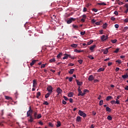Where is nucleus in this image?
<instances>
[{
    "label": "nucleus",
    "instance_id": "obj_51",
    "mask_svg": "<svg viewBox=\"0 0 128 128\" xmlns=\"http://www.w3.org/2000/svg\"><path fill=\"white\" fill-rule=\"evenodd\" d=\"M96 22V20H94V19H92V24H94V22Z\"/></svg>",
    "mask_w": 128,
    "mask_h": 128
},
{
    "label": "nucleus",
    "instance_id": "obj_6",
    "mask_svg": "<svg viewBox=\"0 0 128 128\" xmlns=\"http://www.w3.org/2000/svg\"><path fill=\"white\" fill-rule=\"evenodd\" d=\"M52 90L53 88L52 86H49L47 88V90L50 94H52Z\"/></svg>",
    "mask_w": 128,
    "mask_h": 128
},
{
    "label": "nucleus",
    "instance_id": "obj_3",
    "mask_svg": "<svg viewBox=\"0 0 128 128\" xmlns=\"http://www.w3.org/2000/svg\"><path fill=\"white\" fill-rule=\"evenodd\" d=\"M32 107H29V110L27 112V116H32Z\"/></svg>",
    "mask_w": 128,
    "mask_h": 128
},
{
    "label": "nucleus",
    "instance_id": "obj_46",
    "mask_svg": "<svg viewBox=\"0 0 128 128\" xmlns=\"http://www.w3.org/2000/svg\"><path fill=\"white\" fill-rule=\"evenodd\" d=\"M62 53H60V54H58V56H57V58H60V56H62Z\"/></svg>",
    "mask_w": 128,
    "mask_h": 128
},
{
    "label": "nucleus",
    "instance_id": "obj_37",
    "mask_svg": "<svg viewBox=\"0 0 128 128\" xmlns=\"http://www.w3.org/2000/svg\"><path fill=\"white\" fill-rule=\"evenodd\" d=\"M42 118V114H40L37 116V117L36 118H38V120H39V118Z\"/></svg>",
    "mask_w": 128,
    "mask_h": 128
},
{
    "label": "nucleus",
    "instance_id": "obj_64",
    "mask_svg": "<svg viewBox=\"0 0 128 128\" xmlns=\"http://www.w3.org/2000/svg\"><path fill=\"white\" fill-rule=\"evenodd\" d=\"M128 8L124 11V14H128Z\"/></svg>",
    "mask_w": 128,
    "mask_h": 128
},
{
    "label": "nucleus",
    "instance_id": "obj_49",
    "mask_svg": "<svg viewBox=\"0 0 128 128\" xmlns=\"http://www.w3.org/2000/svg\"><path fill=\"white\" fill-rule=\"evenodd\" d=\"M44 104H46V106H48V102L46 101L44 102Z\"/></svg>",
    "mask_w": 128,
    "mask_h": 128
},
{
    "label": "nucleus",
    "instance_id": "obj_44",
    "mask_svg": "<svg viewBox=\"0 0 128 128\" xmlns=\"http://www.w3.org/2000/svg\"><path fill=\"white\" fill-rule=\"evenodd\" d=\"M116 62H118V64H120L122 63V60H116Z\"/></svg>",
    "mask_w": 128,
    "mask_h": 128
},
{
    "label": "nucleus",
    "instance_id": "obj_19",
    "mask_svg": "<svg viewBox=\"0 0 128 128\" xmlns=\"http://www.w3.org/2000/svg\"><path fill=\"white\" fill-rule=\"evenodd\" d=\"M74 69H70L68 72V73L70 74H74Z\"/></svg>",
    "mask_w": 128,
    "mask_h": 128
},
{
    "label": "nucleus",
    "instance_id": "obj_48",
    "mask_svg": "<svg viewBox=\"0 0 128 128\" xmlns=\"http://www.w3.org/2000/svg\"><path fill=\"white\" fill-rule=\"evenodd\" d=\"M78 62H79V64H82V60H78Z\"/></svg>",
    "mask_w": 128,
    "mask_h": 128
},
{
    "label": "nucleus",
    "instance_id": "obj_34",
    "mask_svg": "<svg viewBox=\"0 0 128 128\" xmlns=\"http://www.w3.org/2000/svg\"><path fill=\"white\" fill-rule=\"evenodd\" d=\"M74 52H78V53H80V52H84V50H74Z\"/></svg>",
    "mask_w": 128,
    "mask_h": 128
},
{
    "label": "nucleus",
    "instance_id": "obj_50",
    "mask_svg": "<svg viewBox=\"0 0 128 128\" xmlns=\"http://www.w3.org/2000/svg\"><path fill=\"white\" fill-rule=\"evenodd\" d=\"M72 26L74 28H78V26L74 24H72Z\"/></svg>",
    "mask_w": 128,
    "mask_h": 128
},
{
    "label": "nucleus",
    "instance_id": "obj_52",
    "mask_svg": "<svg viewBox=\"0 0 128 128\" xmlns=\"http://www.w3.org/2000/svg\"><path fill=\"white\" fill-rule=\"evenodd\" d=\"M86 10H88V9L86 8H84L83 9V12H86Z\"/></svg>",
    "mask_w": 128,
    "mask_h": 128
},
{
    "label": "nucleus",
    "instance_id": "obj_33",
    "mask_svg": "<svg viewBox=\"0 0 128 128\" xmlns=\"http://www.w3.org/2000/svg\"><path fill=\"white\" fill-rule=\"evenodd\" d=\"M72 48H76L78 46V44H71Z\"/></svg>",
    "mask_w": 128,
    "mask_h": 128
},
{
    "label": "nucleus",
    "instance_id": "obj_2",
    "mask_svg": "<svg viewBox=\"0 0 128 128\" xmlns=\"http://www.w3.org/2000/svg\"><path fill=\"white\" fill-rule=\"evenodd\" d=\"M78 114L80 116H82L83 118H86V113L82 111L81 110H80L78 112Z\"/></svg>",
    "mask_w": 128,
    "mask_h": 128
},
{
    "label": "nucleus",
    "instance_id": "obj_7",
    "mask_svg": "<svg viewBox=\"0 0 128 128\" xmlns=\"http://www.w3.org/2000/svg\"><path fill=\"white\" fill-rule=\"evenodd\" d=\"M112 47L106 48L105 50H103V54H108V50L110 48Z\"/></svg>",
    "mask_w": 128,
    "mask_h": 128
},
{
    "label": "nucleus",
    "instance_id": "obj_26",
    "mask_svg": "<svg viewBox=\"0 0 128 128\" xmlns=\"http://www.w3.org/2000/svg\"><path fill=\"white\" fill-rule=\"evenodd\" d=\"M50 94H51V93H50V92L47 93V94H46V96H45L46 98H48V97L50 96Z\"/></svg>",
    "mask_w": 128,
    "mask_h": 128
},
{
    "label": "nucleus",
    "instance_id": "obj_9",
    "mask_svg": "<svg viewBox=\"0 0 128 128\" xmlns=\"http://www.w3.org/2000/svg\"><path fill=\"white\" fill-rule=\"evenodd\" d=\"M64 56L62 58V60H68V58H70V54H65Z\"/></svg>",
    "mask_w": 128,
    "mask_h": 128
},
{
    "label": "nucleus",
    "instance_id": "obj_47",
    "mask_svg": "<svg viewBox=\"0 0 128 128\" xmlns=\"http://www.w3.org/2000/svg\"><path fill=\"white\" fill-rule=\"evenodd\" d=\"M116 104H120V100H116Z\"/></svg>",
    "mask_w": 128,
    "mask_h": 128
},
{
    "label": "nucleus",
    "instance_id": "obj_10",
    "mask_svg": "<svg viewBox=\"0 0 128 128\" xmlns=\"http://www.w3.org/2000/svg\"><path fill=\"white\" fill-rule=\"evenodd\" d=\"M96 44H94V45L91 46L90 48V50H91L92 52H94V48H96Z\"/></svg>",
    "mask_w": 128,
    "mask_h": 128
},
{
    "label": "nucleus",
    "instance_id": "obj_35",
    "mask_svg": "<svg viewBox=\"0 0 128 128\" xmlns=\"http://www.w3.org/2000/svg\"><path fill=\"white\" fill-rule=\"evenodd\" d=\"M50 62H56V59L54 58H53L50 60Z\"/></svg>",
    "mask_w": 128,
    "mask_h": 128
},
{
    "label": "nucleus",
    "instance_id": "obj_28",
    "mask_svg": "<svg viewBox=\"0 0 128 128\" xmlns=\"http://www.w3.org/2000/svg\"><path fill=\"white\" fill-rule=\"evenodd\" d=\"M28 122H34V118H32V116H30V119L28 120Z\"/></svg>",
    "mask_w": 128,
    "mask_h": 128
},
{
    "label": "nucleus",
    "instance_id": "obj_24",
    "mask_svg": "<svg viewBox=\"0 0 128 128\" xmlns=\"http://www.w3.org/2000/svg\"><path fill=\"white\" fill-rule=\"evenodd\" d=\"M93 42H94V40H91L87 43V46H90V45L92 44Z\"/></svg>",
    "mask_w": 128,
    "mask_h": 128
},
{
    "label": "nucleus",
    "instance_id": "obj_39",
    "mask_svg": "<svg viewBox=\"0 0 128 128\" xmlns=\"http://www.w3.org/2000/svg\"><path fill=\"white\" fill-rule=\"evenodd\" d=\"M80 34L81 36H84V34H86V31L81 32Z\"/></svg>",
    "mask_w": 128,
    "mask_h": 128
},
{
    "label": "nucleus",
    "instance_id": "obj_21",
    "mask_svg": "<svg viewBox=\"0 0 128 128\" xmlns=\"http://www.w3.org/2000/svg\"><path fill=\"white\" fill-rule=\"evenodd\" d=\"M98 6H106V4L105 2H102V3H98Z\"/></svg>",
    "mask_w": 128,
    "mask_h": 128
},
{
    "label": "nucleus",
    "instance_id": "obj_63",
    "mask_svg": "<svg viewBox=\"0 0 128 128\" xmlns=\"http://www.w3.org/2000/svg\"><path fill=\"white\" fill-rule=\"evenodd\" d=\"M125 90H128V86H126V87L124 88Z\"/></svg>",
    "mask_w": 128,
    "mask_h": 128
},
{
    "label": "nucleus",
    "instance_id": "obj_45",
    "mask_svg": "<svg viewBox=\"0 0 128 128\" xmlns=\"http://www.w3.org/2000/svg\"><path fill=\"white\" fill-rule=\"evenodd\" d=\"M33 84H38V83L36 82V80H33Z\"/></svg>",
    "mask_w": 128,
    "mask_h": 128
},
{
    "label": "nucleus",
    "instance_id": "obj_5",
    "mask_svg": "<svg viewBox=\"0 0 128 128\" xmlns=\"http://www.w3.org/2000/svg\"><path fill=\"white\" fill-rule=\"evenodd\" d=\"M56 92H58L57 96H60V94L62 93V89H60V88H58L56 89Z\"/></svg>",
    "mask_w": 128,
    "mask_h": 128
},
{
    "label": "nucleus",
    "instance_id": "obj_58",
    "mask_svg": "<svg viewBox=\"0 0 128 128\" xmlns=\"http://www.w3.org/2000/svg\"><path fill=\"white\" fill-rule=\"evenodd\" d=\"M114 14H115L116 16H118V11H115L114 12Z\"/></svg>",
    "mask_w": 128,
    "mask_h": 128
},
{
    "label": "nucleus",
    "instance_id": "obj_20",
    "mask_svg": "<svg viewBox=\"0 0 128 128\" xmlns=\"http://www.w3.org/2000/svg\"><path fill=\"white\" fill-rule=\"evenodd\" d=\"M104 68H101L98 70V72H104Z\"/></svg>",
    "mask_w": 128,
    "mask_h": 128
},
{
    "label": "nucleus",
    "instance_id": "obj_53",
    "mask_svg": "<svg viewBox=\"0 0 128 128\" xmlns=\"http://www.w3.org/2000/svg\"><path fill=\"white\" fill-rule=\"evenodd\" d=\"M68 66H74V64L72 63H70L68 64Z\"/></svg>",
    "mask_w": 128,
    "mask_h": 128
},
{
    "label": "nucleus",
    "instance_id": "obj_25",
    "mask_svg": "<svg viewBox=\"0 0 128 128\" xmlns=\"http://www.w3.org/2000/svg\"><path fill=\"white\" fill-rule=\"evenodd\" d=\"M40 92H38L36 93V98H40Z\"/></svg>",
    "mask_w": 128,
    "mask_h": 128
},
{
    "label": "nucleus",
    "instance_id": "obj_27",
    "mask_svg": "<svg viewBox=\"0 0 128 128\" xmlns=\"http://www.w3.org/2000/svg\"><path fill=\"white\" fill-rule=\"evenodd\" d=\"M107 120H112V116H108L107 117Z\"/></svg>",
    "mask_w": 128,
    "mask_h": 128
},
{
    "label": "nucleus",
    "instance_id": "obj_43",
    "mask_svg": "<svg viewBox=\"0 0 128 128\" xmlns=\"http://www.w3.org/2000/svg\"><path fill=\"white\" fill-rule=\"evenodd\" d=\"M120 50V49L118 48H117L115 51H114V52H115L116 54H118V51Z\"/></svg>",
    "mask_w": 128,
    "mask_h": 128
},
{
    "label": "nucleus",
    "instance_id": "obj_41",
    "mask_svg": "<svg viewBox=\"0 0 128 128\" xmlns=\"http://www.w3.org/2000/svg\"><path fill=\"white\" fill-rule=\"evenodd\" d=\"M46 64H42L41 65V68H46Z\"/></svg>",
    "mask_w": 128,
    "mask_h": 128
},
{
    "label": "nucleus",
    "instance_id": "obj_29",
    "mask_svg": "<svg viewBox=\"0 0 128 128\" xmlns=\"http://www.w3.org/2000/svg\"><path fill=\"white\" fill-rule=\"evenodd\" d=\"M60 124H61L60 122V121H58L57 122L56 127L60 128Z\"/></svg>",
    "mask_w": 128,
    "mask_h": 128
},
{
    "label": "nucleus",
    "instance_id": "obj_61",
    "mask_svg": "<svg viewBox=\"0 0 128 128\" xmlns=\"http://www.w3.org/2000/svg\"><path fill=\"white\" fill-rule=\"evenodd\" d=\"M124 22H128V18H126L124 20Z\"/></svg>",
    "mask_w": 128,
    "mask_h": 128
},
{
    "label": "nucleus",
    "instance_id": "obj_54",
    "mask_svg": "<svg viewBox=\"0 0 128 128\" xmlns=\"http://www.w3.org/2000/svg\"><path fill=\"white\" fill-rule=\"evenodd\" d=\"M114 26H115L116 28H118V26H119L118 24H116L114 25Z\"/></svg>",
    "mask_w": 128,
    "mask_h": 128
},
{
    "label": "nucleus",
    "instance_id": "obj_55",
    "mask_svg": "<svg viewBox=\"0 0 128 128\" xmlns=\"http://www.w3.org/2000/svg\"><path fill=\"white\" fill-rule=\"evenodd\" d=\"M92 10L93 12H98V10H96V8H93V9Z\"/></svg>",
    "mask_w": 128,
    "mask_h": 128
},
{
    "label": "nucleus",
    "instance_id": "obj_40",
    "mask_svg": "<svg viewBox=\"0 0 128 128\" xmlns=\"http://www.w3.org/2000/svg\"><path fill=\"white\" fill-rule=\"evenodd\" d=\"M37 116H38V113L36 112H35L34 113V118H36Z\"/></svg>",
    "mask_w": 128,
    "mask_h": 128
},
{
    "label": "nucleus",
    "instance_id": "obj_14",
    "mask_svg": "<svg viewBox=\"0 0 128 128\" xmlns=\"http://www.w3.org/2000/svg\"><path fill=\"white\" fill-rule=\"evenodd\" d=\"M94 78L92 75H90L88 78V80L92 81L93 80Z\"/></svg>",
    "mask_w": 128,
    "mask_h": 128
},
{
    "label": "nucleus",
    "instance_id": "obj_32",
    "mask_svg": "<svg viewBox=\"0 0 128 128\" xmlns=\"http://www.w3.org/2000/svg\"><path fill=\"white\" fill-rule=\"evenodd\" d=\"M107 26H108V24L106 23L104 24L102 26L103 28H106Z\"/></svg>",
    "mask_w": 128,
    "mask_h": 128
},
{
    "label": "nucleus",
    "instance_id": "obj_38",
    "mask_svg": "<svg viewBox=\"0 0 128 128\" xmlns=\"http://www.w3.org/2000/svg\"><path fill=\"white\" fill-rule=\"evenodd\" d=\"M88 58H90V60H94V56H92V55L88 56Z\"/></svg>",
    "mask_w": 128,
    "mask_h": 128
},
{
    "label": "nucleus",
    "instance_id": "obj_12",
    "mask_svg": "<svg viewBox=\"0 0 128 128\" xmlns=\"http://www.w3.org/2000/svg\"><path fill=\"white\" fill-rule=\"evenodd\" d=\"M76 120V122H82V117L80 116H77Z\"/></svg>",
    "mask_w": 128,
    "mask_h": 128
},
{
    "label": "nucleus",
    "instance_id": "obj_13",
    "mask_svg": "<svg viewBox=\"0 0 128 128\" xmlns=\"http://www.w3.org/2000/svg\"><path fill=\"white\" fill-rule=\"evenodd\" d=\"M36 62H38V60H32V62L30 63V66H34V64H36Z\"/></svg>",
    "mask_w": 128,
    "mask_h": 128
},
{
    "label": "nucleus",
    "instance_id": "obj_30",
    "mask_svg": "<svg viewBox=\"0 0 128 128\" xmlns=\"http://www.w3.org/2000/svg\"><path fill=\"white\" fill-rule=\"evenodd\" d=\"M106 112H109L112 111V110L109 107H106Z\"/></svg>",
    "mask_w": 128,
    "mask_h": 128
},
{
    "label": "nucleus",
    "instance_id": "obj_60",
    "mask_svg": "<svg viewBox=\"0 0 128 128\" xmlns=\"http://www.w3.org/2000/svg\"><path fill=\"white\" fill-rule=\"evenodd\" d=\"M63 104H66V102L64 101V100H62V102Z\"/></svg>",
    "mask_w": 128,
    "mask_h": 128
},
{
    "label": "nucleus",
    "instance_id": "obj_8",
    "mask_svg": "<svg viewBox=\"0 0 128 128\" xmlns=\"http://www.w3.org/2000/svg\"><path fill=\"white\" fill-rule=\"evenodd\" d=\"M72 22H74V18H71L70 19L67 20V24H72Z\"/></svg>",
    "mask_w": 128,
    "mask_h": 128
},
{
    "label": "nucleus",
    "instance_id": "obj_1",
    "mask_svg": "<svg viewBox=\"0 0 128 128\" xmlns=\"http://www.w3.org/2000/svg\"><path fill=\"white\" fill-rule=\"evenodd\" d=\"M78 96H84V92H82V90H80V87H78Z\"/></svg>",
    "mask_w": 128,
    "mask_h": 128
},
{
    "label": "nucleus",
    "instance_id": "obj_22",
    "mask_svg": "<svg viewBox=\"0 0 128 128\" xmlns=\"http://www.w3.org/2000/svg\"><path fill=\"white\" fill-rule=\"evenodd\" d=\"M88 92V90L87 89L84 90L83 91V94H84V96H85L86 94Z\"/></svg>",
    "mask_w": 128,
    "mask_h": 128
},
{
    "label": "nucleus",
    "instance_id": "obj_31",
    "mask_svg": "<svg viewBox=\"0 0 128 128\" xmlns=\"http://www.w3.org/2000/svg\"><path fill=\"white\" fill-rule=\"evenodd\" d=\"M102 104H104V100H101L99 102V106H102Z\"/></svg>",
    "mask_w": 128,
    "mask_h": 128
},
{
    "label": "nucleus",
    "instance_id": "obj_11",
    "mask_svg": "<svg viewBox=\"0 0 128 128\" xmlns=\"http://www.w3.org/2000/svg\"><path fill=\"white\" fill-rule=\"evenodd\" d=\"M5 96L6 100H12V97H10L6 96Z\"/></svg>",
    "mask_w": 128,
    "mask_h": 128
},
{
    "label": "nucleus",
    "instance_id": "obj_4",
    "mask_svg": "<svg viewBox=\"0 0 128 128\" xmlns=\"http://www.w3.org/2000/svg\"><path fill=\"white\" fill-rule=\"evenodd\" d=\"M108 36H104V35H102L101 36V40H102V42H104V40H108Z\"/></svg>",
    "mask_w": 128,
    "mask_h": 128
},
{
    "label": "nucleus",
    "instance_id": "obj_62",
    "mask_svg": "<svg viewBox=\"0 0 128 128\" xmlns=\"http://www.w3.org/2000/svg\"><path fill=\"white\" fill-rule=\"evenodd\" d=\"M69 100H70V102H71V103L72 102H73L72 98H70Z\"/></svg>",
    "mask_w": 128,
    "mask_h": 128
},
{
    "label": "nucleus",
    "instance_id": "obj_56",
    "mask_svg": "<svg viewBox=\"0 0 128 128\" xmlns=\"http://www.w3.org/2000/svg\"><path fill=\"white\" fill-rule=\"evenodd\" d=\"M100 34H104V30H100Z\"/></svg>",
    "mask_w": 128,
    "mask_h": 128
},
{
    "label": "nucleus",
    "instance_id": "obj_36",
    "mask_svg": "<svg viewBox=\"0 0 128 128\" xmlns=\"http://www.w3.org/2000/svg\"><path fill=\"white\" fill-rule=\"evenodd\" d=\"M48 126H50L51 128L54 127V124H52V123L50 122H48Z\"/></svg>",
    "mask_w": 128,
    "mask_h": 128
},
{
    "label": "nucleus",
    "instance_id": "obj_17",
    "mask_svg": "<svg viewBox=\"0 0 128 128\" xmlns=\"http://www.w3.org/2000/svg\"><path fill=\"white\" fill-rule=\"evenodd\" d=\"M68 98H72V97L74 96V93H72V92L68 93Z\"/></svg>",
    "mask_w": 128,
    "mask_h": 128
},
{
    "label": "nucleus",
    "instance_id": "obj_23",
    "mask_svg": "<svg viewBox=\"0 0 128 128\" xmlns=\"http://www.w3.org/2000/svg\"><path fill=\"white\" fill-rule=\"evenodd\" d=\"M118 42V40L116 39L111 40V42L112 44H116Z\"/></svg>",
    "mask_w": 128,
    "mask_h": 128
},
{
    "label": "nucleus",
    "instance_id": "obj_57",
    "mask_svg": "<svg viewBox=\"0 0 128 128\" xmlns=\"http://www.w3.org/2000/svg\"><path fill=\"white\" fill-rule=\"evenodd\" d=\"M72 77H70L69 78V82H72Z\"/></svg>",
    "mask_w": 128,
    "mask_h": 128
},
{
    "label": "nucleus",
    "instance_id": "obj_16",
    "mask_svg": "<svg viewBox=\"0 0 128 128\" xmlns=\"http://www.w3.org/2000/svg\"><path fill=\"white\" fill-rule=\"evenodd\" d=\"M76 82L78 86H82V82H80L78 80H76Z\"/></svg>",
    "mask_w": 128,
    "mask_h": 128
},
{
    "label": "nucleus",
    "instance_id": "obj_18",
    "mask_svg": "<svg viewBox=\"0 0 128 128\" xmlns=\"http://www.w3.org/2000/svg\"><path fill=\"white\" fill-rule=\"evenodd\" d=\"M122 78L124 80L126 79V78H128V74H126L122 75Z\"/></svg>",
    "mask_w": 128,
    "mask_h": 128
},
{
    "label": "nucleus",
    "instance_id": "obj_59",
    "mask_svg": "<svg viewBox=\"0 0 128 128\" xmlns=\"http://www.w3.org/2000/svg\"><path fill=\"white\" fill-rule=\"evenodd\" d=\"M63 98H64V100H68V98H67L66 96H64Z\"/></svg>",
    "mask_w": 128,
    "mask_h": 128
},
{
    "label": "nucleus",
    "instance_id": "obj_15",
    "mask_svg": "<svg viewBox=\"0 0 128 128\" xmlns=\"http://www.w3.org/2000/svg\"><path fill=\"white\" fill-rule=\"evenodd\" d=\"M112 100V96H108L106 98V100L107 102H108V100Z\"/></svg>",
    "mask_w": 128,
    "mask_h": 128
},
{
    "label": "nucleus",
    "instance_id": "obj_42",
    "mask_svg": "<svg viewBox=\"0 0 128 128\" xmlns=\"http://www.w3.org/2000/svg\"><path fill=\"white\" fill-rule=\"evenodd\" d=\"M110 104H116V100H112V101L110 102Z\"/></svg>",
    "mask_w": 128,
    "mask_h": 128
}]
</instances>
